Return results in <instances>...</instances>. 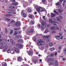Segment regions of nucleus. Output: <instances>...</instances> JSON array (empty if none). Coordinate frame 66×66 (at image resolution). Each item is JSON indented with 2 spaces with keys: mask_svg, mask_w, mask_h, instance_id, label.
<instances>
[{
  "mask_svg": "<svg viewBox=\"0 0 66 66\" xmlns=\"http://www.w3.org/2000/svg\"><path fill=\"white\" fill-rule=\"evenodd\" d=\"M45 42H44L42 40H37V45L38 46H42L45 44Z\"/></svg>",
  "mask_w": 66,
  "mask_h": 66,
  "instance_id": "obj_1",
  "label": "nucleus"
},
{
  "mask_svg": "<svg viewBox=\"0 0 66 66\" xmlns=\"http://www.w3.org/2000/svg\"><path fill=\"white\" fill-rule=\"evenodd\" d=\"M46 22L45 21H43L42 22V28L43 29H44L46 27Z\"/></svg>",
  "mask_w": 66,
  "mask_h": 66,
  "instance_id": "obj_2",
  "label": "nucleus"
},
{
  "mask_svg": "<svg viewBox=\"0 0 66 66\" xmlns=\"http://www.w3.org/2000/svg\"><path fill=\"white\" fill-rule=\"evenodd\" d=\"M26 11L24 10H23L22 12V14L23 17H26L27 16L26 14Z\"/></svg>",
  "mask_w": 66,
  "mask_h": 66,
  "instance_id": "obj_3",
  "label": "nucleus"
},
{
  "mask_svg": "<svg viewBox=\"0 0 66 66\" xmlns=\"http://www.w3.org/2000/svg\"><path fill=\"white\" fill-rule=\"evenodd\" d=\"M16 46L17 47H18V48H20L21 49H22L23 47V45L20 44H16Z\"/></svg>",
  "mask_w": 66,
  "mask_h": 66,
  "instance_id": "obj_4",
  "label": "nucleus"
},
{
  "mask_svg": "<svg viewBox=\"0 0 66 66\" xmlns=\"http://www.w3.org/2000/svg\"><path fill=\"white\" fill-rule=\"evenodd\" d=\"M50 37V36L49 35L46 36H43V38L44 39H47Z\"/></svg>",
  "mask_w": 66,
  "mask_h": 66,
  "instance_id": "obj_5",
  "label": "nucleus"
},
{
  "mask_svg": "<svg viewBox=\"0 0 66 66\" xmlns=\"http://www.w3.org/2000/svg\"><path fill=\"white\" fill-rule=\"evenodd\" d=\"M14 50L16 53H20V51H19V50L17 48L15 47Z\"/></svg>",
  "mask_w": 66,
  "mask_h": 66,
  "instance_id": "obj_6",
  "label": "nucleus"
},
{
  "mask_svg": "<svg viewBox=\"0 0 66 66\" xmlns=\"http://www.w3.org/2000/svg\"><path fill=\"white\" fill-rule=\"evenodd\" d=\"M8 48V47L7 46L5 45L3 47V52H5Z\"/></svg>",
  "mask_w": 66,
  "mask_h": 66,
  "instance_id": "obj_7",
  "label": "nucleus"
},
{
  "mask_svg": "<svg viewBox=\"0 0 66 66\" xmlns=\"http://www.w3.org/2000/svg\"><path fill=\"white\" fill-rule=\"evenodd\" d=\"M20 22H16L15 23V26L16 27H19L20 26Z\"/></svg>",
  "mask_w": 66,
  "mask_h": 66,
  "instance_id": "obj_8",
  "label": "nucleus"
},
{
  "mask_svg": "<svg viewBox=\"0 0 66 66\" xmlns=\"http://www.w3.org/2000/svg\"><path fill=\"white\" fill-rule=\"evenodd\" d=\"M53 59L50 58L48 60V63H50V62H53Z\"/></svg>",
  "mask_w": 66,
  "mask_h": 66,
  "instance_id": "obj_9",
  "label": "nucleus"
},
{
  "mask_svg": "<svg viewBox=\"0 0 66 66\" xmlns=\"http://www.w3.org/2000/svg\"><path fill=\"white\" fill-rule=\"evenodd\" d=\"M56 29V27L55 26H52L50 28V29L52 30H54Z\"/></svg>",
  "mask_w": 66,
  "mask_h": 66,
  "instance_id": "obj_10",
  "label": "nucleus"
},
{
  "mask_svg": "<svg viewBox=\"0 0 66 66\" xmlns=\"http://www.w3.org/2000/svg\"><path fill=\"white\" fill-rule=\"evenodd\" d=\"M45 11V9L42 7H40V12H44Z\"/></svg>",
  "mask_w": 66,
  "mask_h": 66,
  "instance_id": "obj_11",
  "label": "nucleus"
},
{
  "mask_svg": "<svg viewBox=\"0 0 66 66\" xmlns=\"http://www.w3.org/2000/svg\"><path fill=\"white\" fill-rule=\"evenodd\" d=\"M40 7H39L36 8V10L38 12H40Z\"/></svg>",
  "mask_w": 66,
  "mask_h": 66,
  "instance_id": "obj_12",
  "label": "nucleus"
},
{
  "mask_svg": "<svg viewBox=\"0 0 66 66\" xmlns=\"http://www.w3.org/2000/svg\"><path fill=\"white\" fill-rule=\"evenodd\" d=\"M50 32V30H49V29H46L45 30L44 32V33H47L48 32Z\"/></svg>",
  "mask_w": 66,
  "mask_h": 66,
  "instance_id": "obj_13",
  "label": "nucleus"
},
{
  "mask_svg": "<svg viewBox=\"0 0 66 66\" xmlns=\"http://www.w3.org/2000/svg\"><path fill=\"white\" fill-rule=\"evenodd\" d=\"M49 20L50 22L51 23H53V21H52V20L50 18H49Z\"/></svg>",
  "mask_w": 66,
  "mask_h": 66,
  "instance_id": "obj_14",
  "label": "nucleus"
},
{
  "mask_svg": "<svg viewBox=\"0 0 66 66\" xmlns=\"http://www.w3.org/2000/svg\"><path fill=\"white\" fill-rule=\"evenodd\" d=\"M30 23V24L31 25L32 24H34V21H33V20H32L31 21Z\"/></svg>",
  "mask_w": 66,
  "mask_h": 66,
  "instance_id": "obj_15",
  "label": "nucleus"
},
{
  "mask_svg": "<svg viewBox=\"0 0 66 66\" xmlns=\"http://www.w3.org/2000/svg\"><path fill=\"white\" fill-rule=\"evenodd\" d=\"M2 66H6L7 65L6 63L5 62H2Z\"/></svg>",
  "mask_w": 66,
  "mask_h": 66,
  "instance_id": "obj_16",
  "label": "nucleus"
},
{
  "mask_svg": "<svg viewBox=\"0 0 66 66\" xmlns=\"http://www.w3.org/2000/svg\"><path fill=\"white\" fill-rule=\"evenodd\" d=\"M18 60L19 61H21L22 60V58L21 57H19L18 58Z\"/></svg>",
  "mask_w": 66,
  "mask_h": 66,
  "instance_id": "obj_17",
  "label": "nucleus"
},
{
  "mask_svg": "<svg viewBox=\"0 0 66 66\" xmlns=\"http://www.w3.org/2000/svg\"><path fill=\"white\" fill-rule=\"evenodd\" d=\"M54 12L55 13H56V14H57V15H59V13H58L57 11H56V9L54 10Z\"/></svg>",
  "mask_w": 66,
  "mask_h": 66,
  "instance_id": "obj_18",
  "label": "nucleus"
},
{
  "mask_svg": "<svg viewBox=\"0 0 66 66\" xmlns=\"http://www.w3.org/2000/svg\"><path fill=\"white\" fill-rule=\"evenodd\" d=\"M55 66H58V62L57 61H55Z\"/></svg>",
  "mask_w": 66,
  "mask_h": 66,
  "instance_id": "obj_19",
  "label": "nucleus"
},
{
  "mask_svg": "<svg viewBox=\"0 0 66 66\" xmlns=\"http://www.w3.org/2000/svg\"><path fill=\"white\" fill-rule=\"evenodd\" d=\"M55 37L57 39L59 40L60 39V37L59 36H55Z\"/></svg>",
  "mask_w": 66,
  "mask_h": 66,
  "instance_id": "obj_20",
  "label": "nucleus"
},
{
  "mask_svg": "<svg viewBox=\"0 0 66 66\" xmlns=\"http://www.w3.org/2000/svg\"><path fill=\"white\" fill-rule=\"evenodd\" d=\"M33 62L34 64H36L37 62V60H33Z\"/></svg>",
  "mask_w": 66,
  "mask_h": 66,
  "instance_id": "obj_21",
  "label": "nucleus"
},
{
  "mask_svg": "<svg viewBox=\"0 0 66 66\" xmlns=\"http://www.w3.org/2000/svg\"><path fill=\"white\" fill-rule=\"evenodd\" d=\"M56 16V15L55 14H53V13H52L51 16L53 18V17H54Z\"/></svg>",
  "mask_w": 66,
  "mask_h": 66,
  "instance_id": "obj_22",
  "label": "nucleus"
},
{
  "mask_svg": "<svg viewBox=\"0 0 66 66\" xmlns=\"http://www.w3.org/2000/svg\"><path fill=\"white\" fill-rule=\"evenodd\" d=\"M5 16L7 17H8L9 16H12V14H6Z\"/></svg>",
  "mask_w": 66,
  "mask_h": 66,
  "instance_id": "obj_23",
  "label": "nucleus"
},
{
  "mask_svg": "<svg viewBox=\"0 0 66 66\" xmlns=\"http://www.w3.org/2000/svg\"><path fill=\"white\" fill-rule=\"evenodd\" d=\"M56 19L58 21H60V22H61V21L60 20V19L59 18V17H57L56 18Z\"/></svg>",
  "mask_w": 66,
  "mask_h": 66,
  "instance_id": "obj_24",
  "label": "nucleus"
},
{
  "mask_svg": "<svg viewBox=\"0 0 66 66\" xmlns=\"http://www.w3.org/2000/svg\"><path fill=\"white\" fill-rule=\"evenodd\" d=\"M32 39L34 41V42H36V37H34L32 38Z\"/></svg>",
  "mask_w": 66,
  "mask_h": 66,
  "instance_id": "obj_25",
  "label": "nucleus"
},
{
  "mask_svg": "<svg viewBox=\"0 0 66 66\" xmlns=\"http://www.w3.org/2000/svg\"><path fill=\"white\" fill-rule=\"evenodd\" d=\"M18 5V3L17 2H15L12 4L13 5Z\"/></svg>",
  "mask_w": 66,
  "mask_h": 66,
  "instance_id": "obj_26",
  "label": "nucleus"
},
{
  "mask_svg": "<svg viewBox=\"0 0 66 66\" xmlns=\"http://www.w3.org/2000/svg\"><path fill=\"white\" fill-rule=\"evenodd\" d=\"M53 23L54 24V25H56L57 24H58V23H57V22H53Z\"/></svg>",
  "mask_w": 66,
  "mask_h": 66,
  "instance_id": "obj_27",
  "label": "nucleus"
},
{
  "mask_svg": "<svg viewBox=\"0 0 66 66\" xmlns=\"http://www.w3.org/2000/svg\"><path fill=\"white\" fill-rule=\"evenodd\" d=\"M18 34V32L17 31H14V34H13L14 35H15V36L17 34Z\"/></svg>",
  "mask_w": 66,
  "mask_h": 66,
  "instance_id": "obj_28",
  "label": "nucleus"
},
{
  "mask_svg": "<svg viewBox=\"0 0 66 66\" xmlns=\"http://www.w3.org/2000/svg\"><path fill=\"white\" fill-rule=\"evenodd\" d=\"M58 11L59 13H61L62 12V10L61 9H59L58 10Z\"/></svg>",
  "mask_w": 66,
  "mask_h": 66,
  "instance_id": "obj_29",
  "label": "nucleus"
},
{
  "mask_svg": "<svg viewBox=\"0 0 66 66\" xmlns=\"http://www.w3.org/2000/svg\"><path fill=\"white\" fill-rule=\"evenodd\" d=\"M14 30H15V31H17V30H19V28H14Z\"/></svg>",
  "mask_w": 66,
  "mask_h": 66,
  "instance_id": "obj_30",
  "label": "nucleus"
},
{
  "mask_svg": "<svg viewBox=\"0 0 66 66\" xmlns=\"http://www.w3.org/2000/svg\"><path fill=\"white\" fill-rule=\"evenodd\" d=\"M49 45L50 46H52L53 45V44L52 43H50Z\"/></svg>",
  "mask_w": 66,
  "mask_h": 66,
  "instance_id": "obj_31",
  "label": "nucleus"
},
{
  "mask_svg": "<svg viewBox=\"0 0 66 66\" xmlns=\"http://www.w3.org/2000/svg\"><path fill=\"white\" fill-rule=\"evenodd\" d=\"M1 44L2 45H4L5 43H4V42L2 41L1 42Z\"/></svg>",
  "mask_w": 66,
  "mask_h": 66,
  "instance_id": "obj_32",
  "label": "nucleus"
},
{
  "mask_svg": "<svg viewBox=\"0 0 66 66\" xmlns=\"http://www.w3.org/2000/svg\"><path fill=\"white\" fill-rule=\"evenodd\" d=\"M47 26L48 28H50V27H51V25L50 24H48L47 25Z\"/></svg>",
  "mask_w": 66,
  "mask_h": 66,
  "instance_id": "obj_33",
  "label": "nucleus"
},
{
  "mask_svg": "<svg viewBox=\"0 0 66 66\" xmlns=\"http://www.w3.org/2000/svg\"><path fill=\"white\" fill-rule=\"evenodd\" d=\"M18 42H19V43H22L23 41L21 39H19L18 40Z\"/></svg>",
  "mask_w": 66,
  "mask_h": 66,
  "instance_id": "obj_34",
  "label": "nucleus"
},
{
  "mask_svg": "<svg viewBox=\"0 0 66 66\" xmlns=\"http://www.w3.org/2000/svg\"><path fill=\"white\" fill-rule=\"evenodd\" d=\"M56 5H60V2H58L56 4Z\"/></svg>",
  "mask_w": 66,
  "mask_h": 66,
  "instance_id": "obj_35",
  "label": "nucleus"
},
{
  "mask_svg": "<svg viewBox=\"0 0 66 66\" xmlns=\"http://www.w3.org/2000/svg\"><path fill=\"white\" fill-rule=\"evenodd\" d=\"M37 26L38 28H41V26H40V24H38Z\"/></svg>",
  "mask_w": 66,
  "mask_h": 66,
  "instance_id": "obj_36",
  "label": "nucleus"
},
{
  "mask_svg": "<svg viewBox=\"0 0 66 66\" xmlns=\"http://www.w3.org/2000/svg\"><path fill=\"white\" fill-rule=\"evenodd\" d=\"M11 52L12 54H14V53H15V52H14L13 51H11Z\"/></svg>",
  "mask_w": 66,
  "mask_h": 66,
  "instance_id": "obj_37",
  "label": "nucleus"
},
{
  "mask_svg": "<svg viewBox=\"0 0 66 66\" xmlns=\"http://www.w3.org/2000/svg\"><path fill=\"white\" fill-rule=\"evenodd\" d=\"M11 51H10V50H8L7 51V52L8 53H10Z\"/></svg>",
  "mask_w": 66,
  "mask_h": 66,
  "instance_id": "obj_38",
  "label": "nucleus"
},
{
  "mask_svg": "<svg viewBox=\"0 0 66 66\" xmlns=\"http://www.w3.org/2000/svg\"><path fill=\"white\" fill-rule=\"evenodd\" d=\"M31 9L29 8L28 10V11L29 12H31Z\"/></svg>",
  "mask_w": 66,
  "mask_h": 66,
  "instance_id": "obj_39",
  "label": "nucleus"
},
{
  "mask_svg": "<svg viewBox=\"0 0 66 66\" xmlns=\"http://www.w3.org/2000/svg\"><path fill=\"white\" fill-rule=\"evenodd\" d=\"M44 49L45 48H44V46H42L41 48V50H44Z\"/></svg>",
  "mask_w": 66,
  "mask_h": 66,
  "instance_id": "obj_40",
  "label": "nucleus"
},
{
  "mask_svg": "<svg viewBox=\"0 0 66 66\" xmlns=\"http://www.w3.org/2000/svg\"><path fill=\"white\" fill-rule=\"evenodd\" d=\"M5 20H7V21H10V20H11L9 18H6L5 19Z\"/></svg>",
  "mask_w": 66,
  "mask_h": 66,
  "instance_id": "obj_41",
  "label": "nucleus"
},
{
  "mask_svg": "<svg viewBox=\"0 0 66 66\" xmlns=\"http://www.w3.org/2000/svg\"><path fill=\"white\" fill-rule=\"evenodd\" d=\"M13 30H11V31L10 32V34H12V33H13Z\"/></svg>",
  "mask_w": 66,
  "mask_h": 66,
  "instance_id": "obj_42",
  "label": "nucleus"
},
{
  "mask_svg": "<svg viewBox=\"0 0 66 66\" xmlns=\"http://www.w3.org/2000/svg\"><path fill=\"white\" fill-rule=\"evenodd\" d=\"M50 56H54V54H52L50 55Z\"/></svg>",
  "mask_w": 66,
  "mask_h": 66,
  "instance_id": "obj_43",
  "label": "nucleus"
},
{
  "mask_svg": "<svg viewBox=\"0 0 66 66\" xmlns=\"http://www.w3.org/2000/svg\"><path fill=\"white\" fill-rule=\"evenodd\" d=\"M10 9H13V8H14V7L13 6H11L10 7Z\"/></svg>",
  "mask_w": 66,
  "mask_h": 66,
  "instance_id": "obj_44",
  "label": "nucleus"
},
{
  "mask_svg": "<svg viewBox=\"0 0 66 66\" xmlns=\"http://www.w3.org/2000/svg\"><path fill=\"white\" fill-rule=\"evenodd\" d=\"M51 51H53V50H54V48H51Z\"/></svg>",
  "mask_w": 66,
  "mask_h": 66,
  "instance_id": "obj_45",
  "label": "nucleus"
},
{
  "mask_svg": "<svg viewBox=\"0 0 66 66\" xmlns=\"http://www.w3.org/2000/svg\"><path fill=\"white\" fill-rule=\"evenodd\" d=\"M53 64V63H50L49 64V66H51V65H52V64Z\"/></svg>",
  "mask_w": 66,
  "mask_h": 66,
  "instance_id": "obj_46",
  "label": "nucleus"
},
{
  "mask_svg": "<svg viewBox=\"0 0 66 66\" xmlns=\"http://www.w3.org/2000/svg\"><path fill=\"white\" fill-rule=\"evenodd\" d=\"M52 33H55L56 31H52Z\"/></svg>",
  "mask_w": 66,
  "mask_h": 66,
  "instance_id": "obj_47",
  "label": "nucleus"
},
{
  "mask_svg": "<svg viewBox=\"0 0 66 66\" xmlns=\"http://www.w3.org/2000/svg\"><path fill=\"white\" fill-rule=\"evenodd\" d=\"M29 54H31L32 53V52L30 51L29 52Z\"/></svg>",
  "mask_w": 66,
  "mask_h": 66,
  "instance_id": "obj_48",
  "label": "nucleus"
},
{
  "mask_svg": "<svg viewBox=\"0 0 66 66\" xmlns=\"http://www.w3.org/2000/svg\"><path fill=\"white\" fill-rule=\"evenodd\" d=\"M30 32H31V33H33V29H31L30 30Z\"/></svg>",
  "mask_w": 66,
  "mask_h": 66,
  "instance_id": "obj_49",
  "label": "nucleus"
},
{
  "mask_svg": "<svg viewBox=\"0 0 66 66\" xmlns=\"http://www.w3.org/2000/svg\"><path fill=\"white\" fill-rule=\"evenodd\" d=\"M63 0H60L59 2H61V4H62V2L63 1Z\"/></svg>",
  "mask_w": 66,
  "mask_h": 66,
  "instance_id": "obj_50",
  "label": "nucleus"
},
{
  "mask_svg": "<svg viewBox=\"0 0 66 66\" xmlns=\"http://www.w3.org/2000/svg\"><path fill=\"white\" fill-rule=\"evenodd\" d=\"M5 31H5V33H7V29L5 28Z\"/></svg>",
  "mask_w": 66,
  "mask_h": 66,
  "instance_id": "obj_51",
  "label": "nucleus"
},
{
  "mask_svg": "<svg viewBox=\"0 0 66 66\" xmlns=\"http://www.w3.org/2000/svg\"><path fill=\"white\" fill-rule=\"evenodd\" d=\"M10 41L11 42H13V41H14L12 39H10Z\"/></svg>",
  "mask_w": 66,
  "mask_h": 66,
  "instance_id": "obj_52",
  "label": "nucleus"
},
{
  "mask_svg": "<svg viewBox=\"0 0 66 66\" xmlns=\"http://www.w3.org/2000/svg\"><path fill=\"white\" fill-rule=\"evenodd\" d=\"M11 23H14L15 22V21L12 20L11 22Z\"/></svg>",
  "mask_w": 66,
  "mask_h": 66,
  "instance_id": "obj_53",
  "label": "nucleus"
},
{
  "mask_svg": "<svg viewBox=\"0 0 66 66\" xmlns=\"http://www.w3.org/2000/svg\"><path fill=\"white\" fill-rule=\"evenodd\" d=\"M3 47H4V46H1L0 47V49H2V48H3Z\"/></svg>",
  "mask_w": 66,
  "mask_h": 66,
  "instance_id": "obj_54",
  "label": "nucleus"
},
{
  "mask_svg": "<svg viewBox=\"0 0 66 66\" xmlns=\"http://www.w3.org/2000/svg\"><path fill=\"white\" fill-rule=\"evenodd\" d=\"M26 39H30V37H26Z\"/></svg>",
  "mask_w": 66,
  "mask_h": 66,
  "instance_id": "obj_55",
  "label": "nucleus"
},
{
  "mask_svg": "<svg viewBox=\"0 0 66 66\" xmlns=\"http://www.w3.org/2000/svg\"><path fill=\"white\" fill-rule=\"evenodd\" d=\"M33 17V16H32V15H31L29 16V18H32Z\"/></svg>",
  "mask_w": 66,
  "mask_h": 66,
  "instance_id": "obj_56",
  "label": "nucleus"
},
{
  "mask_svg": "<svg viewBox=\"0 0 66 66\" xmlns=\"http://www.w3.org/2000/svg\"><path fill=\"white\" fill-rule=\"evenodd\" d=\"M43 18L44 19V20H46V18H45V16H43Z\"/></svg>",
  "mask_w": 66,
  "mask_h": 66,
  "instance_id": "obj_57",
  "label": "nucleus"
},
{
  "mask_svg": "<svg viewBox=\"0 0 66 66\" xmlns=\"http://www.w3.org/2000/svg\"><path fill=\"white\" fill-rule=\"evenodd\" d=\"M56 30H59V28L58 27H56Z\"/></svg>",
  "mask_w": 66,
  "mask_h": 66,
  "instance_id": "obj_58",
  "label": "nucleus"
},
{
  "mask_svg": "<svg viewBox=\"0 0 66 66\" xmlns=\"http://www.w3.org/2000/svg\"><path fill=\"white\" fill-rule=\"evenodd\" d=\"M12 44H13V45H15V43L14 42H12Z\"/></svg>",
  "mask_w": 66,
  "mask_h": 66,
  "instance_id": "obj_59",
  "label": "nucleus"
},
{
  "mask_svg": "<svg viewBox=\"0 0 66 66\" xmlns=\"http://www.w3.org/2000/svg\"><path fill=\"white\" fill-rule=\"evenodd\" d=\"M59 17H60V18H61V19H62V17L61 15L59 16Z\"/></svg>",
  "mask_w": 66,
  "mask_h": 66,
  "instance_id": "obj_60",
  "label": "nucleus"
},
{
  "mask_svg": "<svg viewBox=\"0 0 66 66\" xmlns=\"http://www.w3.org/2000/svg\"><path fill=\"white\" fill-rule=\"evenodd\" d=\"M46 1L45 0H42L43 2H45Z\"/></svg>",
  "mask_w": 66,
  "mask_h": 66,
  "instance_id": "obj_61",
  "label": "nucleus"
},
{
  "mask_svg": "<svg viewBox=\"0 0 66 66\" xmlns=\"http://www.w3.org/2000/svg\"><path fill=\"white\" fill-rule=\"evenodd\" d=\"M16 37L17 38H19L20 36H19L17 35L16 36Z\"/></svg>",
  "mask_w": 66,
  "mask_h": 66,
  "instance_id": "obj_62",
  "label": "nucleus"
},
{
  "mask_svg": "<svg viewBox=\"0 0 66 66\" xmlns=\"http://www.w3.org/2000/svg\"><path fill=\"white\" fill-rule=\"evenodd\" d=\"M26 5H28V3L27 2H26Z\"/></svg>",
  "mask_w": 66,
  "mask_h": 66,
  "instance_id": "obj_63",
  "label": "nucleus"
},
{
  "mask_svg": "<svg viewBox=\"0 0 66 66\" xmlns=\"http://www.w3.org/2000/svg\"><path fill=\"white\" fill-rule=\"evenodd\" d=\"M16 1V0H13L12 1V2H15V1Z\"/></svg>",
  "mask_w": 66,
  "mask_h": 66,
  "instance_id": "obj_64",
  "label": "nucleus"
}]
</instances>
